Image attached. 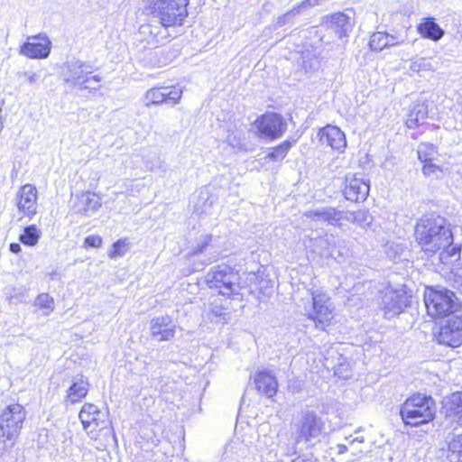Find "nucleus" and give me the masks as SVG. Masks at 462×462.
I'll return each mask as SVG.
<instances>
[{"instance_id":"39","label":"nucleus","mask_w":462,"mask_h":462,"mask_svg":"<svg viewBox=\"0 0 462 462\" xmlns=\"http://www.w3.org/2000/svg\"><path fill=\"white\" fill-rule=\"evenodd\" d=\"M291 462H316V460L312 457L300 455L294 457Z\"/></svg>"},{"instance_id":"23","label":"nucleus","mask_w":462,"mask_h":462,"mask_svg":"<svg viewBox=\"0 0 462 462\" xmlns=\"http://www.w3.org/2000/svg\"><path fill=\"white\" fill-rule=\"evenodd\" d=\"M88 391V381L83 376H80L75 379L67 390L65 402L70 404L77 403L87 396Z\"/></svg>"},{"instance_id":"24","label":"nucleus","mask_w":462,"mask_h":462,"mask_svg":"<svg viewBox=\"0 0 462 462\" xmlns=\"http://www.w3.org/2000/svg\"><path fill=\"white\" fill-rule=\"evenodd\" d=\"M429 116L428 105L425 101H418L410 109L407 118L405 119V125L410 129L419 127Z\"/></svg>"},{"instance_id":"45","label":"nucleus","mask_w":462,"mask_h":462,"mask_svg":"<svg viewBox=\"0 0 462 462\" xmlns=\"http://www.w3.org/2000/svg\"><path fill=\"white\" fill-rule=\"evenodd\" d=\"M355 442H359V443H363L364 442V439L363 438H356V439H353L351 441H350V444H354Z\"/></svg>"},{"instance_id":"46","label":"nucleus","mask_w":462,"mask_h":462,"mask_svg":"<svg viewBox=\"0 0 462 462\" xmlns=\"http://www.w3.org/2000/svg\"><path fill=\"white\" fill-rule=\"evenodd\" d=\"M152 25H150V24H146V25H143V26H142V29L145 31V30H148V29H149V30H150V29H152Z\"/></svg>"},{"instance_id":"27","label":"nucleus","mask_w":462,"mask_h":462,"mask_svg":"<svg viewBox=\"0 0 462 462\" xmlns=\"http://www.w3.org/2000/svg\"><path fill=\"white\" fill-rule=\"evenodd\" d=\"M418 159L421 165L439 161V148L431 143H421L417 150Z\"/></svg>"},{"instance_id":"11","label":"nucleus","mask_w":462,"mask_h":462,"mask_svg":"<svg viewBox=\"0 0 462 462\" xmlns=\"http://www.w3.org/2000/svg\"><path fill=\"white\" fill-rule=\"evenodd\" d=\"M411 292L405 286L398 289L387 288L384 293L383 310L387 318L402 313L411 304Z\"/></svg>"},{"instance_id":"40","label":"nucleus","mask_w":462,"mask_h":462,"mask_svg":"<svg viewBox=\"0 0 462 462\" xmlns=\"http://www.w3.org/2000/svg\"><path fill=\"white\" fill-rule=\"evenodd\" d=\"M9 249L14 254H18L21 251V245L17 243H11Z\"/></svg>"},{"instance_id":"5","label":"nucleus","mask_w":462,"mask_h":462,"mask_svg":"<svg viewBox=\"0 0 462 462\" xmlns=\"http://www.w3.org/2000/svg\"><path fill=\"white\" fill-rule=\"evenodd\" d=\"M146 9L164 28L182 26L189 16L190 0H147Z\"/></svg>"},{"instance_id":"35","label":"nucleus","mask_w":462,"mask_h":462,"mask_svg":"<svg viewBox=\"0 0 462 462\" xmlns=\"http://www.w3.org/2000/svg\"><path fill=\"white\" fill-rule=\"evenodd\" d=\"M35 305L43 310L44 314H48L55 308L53 298L47 293L40 294L35 300Z\"/></svg>"},{"instance_id":"16","label":"nucleus","mask_w":462,"mask_h":462,"mask_svg":"<svg viewBox=\"0 0 462 462\" xmlns=\"http://www.w3.org/2000/svg\"><path fill=\"white\" fill-rule=\"evenodd\" d=\"M16 205L18 209L25 216L32 217L36 214L37 209V189L31 184H26L20 189Z\"/></svg>"},{"instance_id":"28","label":"nucleus","mask_w":462,"mask_h":462,"mask_svg":"<svg viewBox=\"0 0 462 462\" xmlns=\"http://www.w3.org/2000/svg\"><path fill=\"white\" fill-rule=\"evenodd\" d=\"M101 80L102 79L98 75L87 73L82 79L78 77L79 88L86 90L89 94H95L101 89Z\"/></svg>"},{"instance_id":"15","label":"nucleus","mask_w":462,"mask_h":462,"mask_svg":"<svg viewBox=\"0 0 462 462\" xmlns=\"http://www.w3.org/2000/svg\"><path fill=\"white\" fill-rule=\"evenodd\" d=\"M51 42L45 36L29 37L28 42L21 46L20 53L30 59L46 58L51 51Z\"/></svg>"},{"instance_id":"41","label":"nucleus","mask_w":462,"mask_h":462,"mask_svg":"<svg viewBox=\"0 0 462 462\" xmlns=\"http://www.w3.org/2000/svg\"><path fill=\"white\" fill-rule=\"evenodd\" d=\"M24 76L27 77L30 83H34L38 79V76L35 73L25 72Z\"/></svg>"},{"instance_id":"13","label":"nucleus","mask_w":462,"mask_h":462,"mask_svg":"<svg viewBox=\"0 0 462 462\" xmlns=\"http://www.w3.org/2000/svg\"><path fill=\"white\" fill-rule=\"evenodd\" d=\"M319 141L329 146L337 153H343L346 148V138L344 132L337 126L327 125L318 132Z\"/></svg>"},{"instance_id":"47","label":"nucleus","mask_w":462,"mask_h":462,"mask_svg":"<svg viewBox=\"0 0 462 462\" xmlns=\"http://www.w3.org/2000/svg\"><path fill=\"white\" fill-rule=\"evenodd\" d=\"M362 453H363V451L359 450V452L356 455H359V454H362Z\"/></svg>"},{"instance_id":"34","label":"nucleus","mask_w":462,"mask_h":462,"mask_svg":"<svg viewBox=\"0 0 462 462\" xmlns=\"http://www.w3.org/2000/svg\"><path fill=\"white\" fill-rule=\"evenodd\" d=\"M145 100L148 106L163 104L165 99L162 96V86L148 89L145 93Z\"/></svg>"},{"instance_id":"8","label":"nucleus","mask_w":462,"mask_h":462,"mask_svg":"<svg viewBox=\"0 0 462 462\" xmlns=\"http://www.w3.org/2000/svg\"><path fill=\"white\" fill-rule=\"evenodd\" d=\"M79 418L84 431L93 440L100 439L103 432L108 429L106 415L91 402L82 405Z\"/></svg>"},{"instance_id":"20","label":"nucleus","mask_w":462,"mask_h":462,"mask_svg":"<svg viewBox=\"0 0 462 462\" xmlns=\"http://www.w3.org/2000/svg\"><path fill=\"white\" fill-rule=\"evenodd\" d=\"M401 42L395 35L380 31L374 32L370 35L368 47L372 51L379 52L384 49L396 46Z\"/></svg>"},{"instance_id":"25","label":"nucleus","mask_w":462,"mask_h":462,"mask_svg":"<svg viewBox=\"0 0 462 462\" xmlns=\"http://www.w3.org/2000/svg\"><path fill=\"white\" fill-rule=\"evenodd\" d=\"M77 207L81 214L87 215L101 207V199L94 192L85 191L78 197Z\"/></svg>"},{"instance_id":"19","label":"nucleus","mask_w":462,"mask_h":462,"mask_svg":"<svg viewBox=\"0 0 462 462\" xmlns=\"http://www.w3.org/2000/svg\"><path fill=\"white\" fill-rule=\"evenodd\" d=\"M323 20L339 38L346 37L352 29L351 18L343 12L328 14Z\"/></svg>"},{"instance_id":"14","label":"nucleus","mask_w":462,"mask_h":462,"mask_svg":"<svg viewBox=\"0 0 462 462\" xmlns=\"http://www.w3.org/2000/svg\"><path fill=\"white\" fill-rule=\"evenodd\" d=\"M253 382L256 391L267 398L273 399L278 393L279 383L274 374L263 369L253 375Z\"/></svg>"},{"instance_id":"6","label":"nucleus","mask_w":462,"mask_h":462,"mask_svg":"<svg viewBox=\"0 0 462 462\" xmlns=\"http://www.w3.org/2000/svg\"><path fill=\"white\" fill-rule=\"evenodd\" d=\"M24 408L18 404L7 406L0 414V455L11 448L25 420Z\"/></svg>"},{"instance_id":"22","label":"nucleus","mask_w":462,"mask_h":462,"mask_svg":"<svg viewBox=\"0 0 462 462\" xmlns=\"http://www.w3.org/2000/svg\"><path fill=\"white\" fill-rule=\"evenodd\" d=\"M417 32L424 39L433 42L440 40L444 35V31L436 23L434 17H425L417 24Z\"/></svg>"},{"instance_id":"2","label":"nucleus","mask_w":462,"mask_h":462,"mask_svg":"<svg viewBox=\"0 0 462 462\" xmlns=\"http://www.w3.org/2000/svg\"><path fill=\"white\" fill-rule=\"evenodd\" d=\"M425 314L430 321L438 322L462 310L457 294L440 285H425L422 293Z\"/></svg>"},{"instance_id":"21","label":"nucleus","mask_w":462,"mask_h":462,"mask_svg":"<svg viewBox=\"0 0 462 462\" xmlns=\"http://www.w3.org/2000/svg\"><path fill=\"white\" fill-rule=\"evenodd\" d=\"M445 417L452 421L462 422V391L452 393L443 405Z\"/></svg>"},{"instance_id":"3","label":"nucleus","mask_w":462,"mask_h":462,"mask_svg":"<svg viewBox=\"0 0 462 462\" xmlns=\"http://www.w3.org/2000/svg\"><path fill=\"white\" fill-rule=\"evenodd\" d=\"M206 286L225 299L241 295L247 284L235 265L222 263L210 268L204 277Z\"/></svg>"},{"instance_id":"9","label":"nucleus","mask_w":462,"mask_h":462,"mask_svg":"<svg viewBox=\"0 0 462 462\" xmlns=\"http://www.w3.org/2000/svg\"><path fill=\"white\" fill-rule=\"evenodd\" d=\"M433 341L449 348L462 346V315L457 313L444 319L432 333Z\"/></svg>"},{"instance_id":"29","label":"nucleus","mask_w":462,"mask_h":462,"mask_svg":"<svg viewBox=\"0 0 462 462\" xmlns=\"http://www.w3.org/2000/svg\"><path fill=\"white\" fill-rule=\"evenodd\" d=\"M165 104H178L182 97V88L179 85L162 86Z\"/></svg>"},{"instance_id":"42","label":"nucleus","mask_w":462,"mask_h":462,"mask_svg":"<svg viewBox=\"0 0 462 462\" xmlns=\"http://www.w3.org/2000/svg\"><path fill=\"white\" fill-rule=\"evenodd\" d=\"M337 453L338 454H344L347 451V446L345 445V444H337Z\"/></svg>"},{"instance_id":"12","label":"nucleus","mask_w":462,"mask_h":462,"mask_svg":"<svg viewBox=\"0 0 462 462\" xmlns=\"http://www.w3.org/2000/svg\"><path fill=\"white\" fill-rule=\"evenodd\" d=\"M369 191V182L356 174L345 178L342 192L346 199L356 203L363 202L367 199Z\"/></svg>"},{"instance_id":"7","label":"nucleus","mask_w":462,"mask_h":462,"mask_svg":"<svg viewBox=\"0 0 462 462\" xmlns=\"http://www.w3.org/2000/svg\"><path fill=\"white\" fill-rule=\"evenodd\" d=\"M252 128L258 139L273 142L284 134L287 124L282 115L266 111L254 119Z\"/></svg>"},{"instance_id":"10","label":"nucleus","mask_w":462,"mask_h":462,"mask_svg":"<svg viewBox=\"0 0 462 462\" xmlns=\"http://www.w3.org/2000/svg\"><path fill=\"white\" fill-rule=\"evenodd\" d=\"M307 319L313 321L316 328L326 331L335 321V310L329 296L324 292H312L311 308Z\"/></svg>"},{"instance_id":"33","label":"nucleus","mask_w":462,"mask_h":462,"mask_svg":"<svg viewBox=\"0 0 462 462\" xmlns=\"http://www.w3.org/2000/svg\"><path fill=\"white\" fill-rule=\"evenodd\" d=\"M445 167L438 162L421 165V172L426 177L439 178L445 172Z\"/></svg>"},{"instance_id":"31","label":"nucleus","mask_w":462,"mask_h":462,"mask_svg":"<svg viewBox=\"0 0 462 462\" xmlns=\"http://www.w3.org/2000/svg\"><path fill=\"white\" fill-rule=\"evenodd\" d=\"M40 234L35 226H26L23 233L20 235L19 240L25 245L32 246L37 244Z\"/></svg>"},{"instance_id":"32","label":"nucleus","mask_w":462,"mask_h":462,"mask_svg":"<svg viewBox=\"0 0 462 462\" xmlns=\"http://www.w3.org/2000/svg\"><path fill=\"white\" fill-rule=\"evenodd\" d=\"M346 218V213L344 211L338 210L336 208H325V217L324 222L328 223L330 226H340L341 221Z\"/></svg>"},{"instance_id":"37","label":"nucleus","mask_w":462,"mask_h":462,"mask_svg":"<svg viewBox=\"0 0 462 462\" xmlns=\"http://www.w3.org/2000/svg\"><path fill=\"white\" fill-rule=\"evenodd\" d=\"M103 245V239L100 236L92 235L88 236L83 241V247L85 249L89 248H100Z\"/></svg>"},{"instance_id":"4","label":"nucleus","mask_w":462,"mask_h":462,"mask_svg":"<svg viewBox=\"0 0 462 462\" xmlns=\"http://www.w3.org/2000/svg\"><path fill=\"white\" fill-rule=\"evenodd\" d=\"M399 416L403 425L408 428L428 425L436 419V402L429 394L412 393L400 405Z\"/></svg>"},{"instance_id":"43","label":"nucleus","mask_w":462,"mask_h":462,"mask_svg":"<svg viewBox=\"0 0 462 462\" xmlns=\"http://www.w3.org/2000/svg\"><path fill=\"white\" fill-rule=\"evenodd\" d=\"M150 33H151V38H152V42L157 43L159 42V39H158V33H152V32L150 30Z\"/></svg>"},{"instance_id":"26","label":"nucleus","mask_w":462,"mask_h":462,"mask_svg":"<svg viewBox=\"0 0 462 462\" xmlns=\"http://www.w3.org/2000/svg\"><path fill=\"white\" fill-rule=\"evenodd\" d=\"M296 143V139H286L270 148L266 157L272 162H281L286 158L291 148Z\"/></svg>"},{"instance_id":"30","label":"nucleus","mask_w":462,"mask_h":462,"mask_svg":"<svg viewBox=\"0 0 462 462\" xmlns=\"http://www.w3.org/2000/svg\"><path fill=\"white\" fill-rule=\"evenodd\" d=\"M130 247V242L127 237L120 238L113 243L110 250L108 251V257L110 259H116L122 257L126 254Z\"/></svg>"},{"instance_id":"17","label":"nucleus","mask_w":462,"mask_h":462,"mask_svg":"<svg viewBox=\"0 0 462 462\" xmlns=\"http://www.w3.org/2000/svg\"><path fill=\"white\" fill-rule=\"evenodd\" d=\"M151 335L158 341H169L175 335V326L169 316L153 318L151 321Z\"/></svg>"},{"instance_id":"1","label":"nucleus","mask_w":462,"mask_h":462,"mask_svg":"<svg viewBox=\"0 0 462 462\" xmlns=\"http://www.w3.org/2000/svg\"><path fill=\"white\" fill-rule=\"evenodd\" d=\"M413 236L420 250L430 255L451 245L453 241L450 227L434 216L421 217L414 226Z\"/></svg>"},{"instance_id":"38","label":"nucleus","mask_w":462,"mask_h":462,"mask_svg":"<svg viewBox=\"0 0 462 462\" xmlns=\"http://www.w3.org/2000/svg\"><path fill=\"white\" fill-rule=\"evenodd\" d=\"M305 216L314 221H323L325 217V209L310 210L305 213Z\"/></svg>"},{"instance_id":"36","label":"nucleus","mask_w":462,"mask_h":462,"mask_svg":"<svg viewBox=\"0 0 462 462\" xmlns=\"http://www.w3.org/2000/svg\"><path fill=\"white\" fill-rule=\"evenodd\" d=\"M439 252L441 260L451 259L457 261L461 255V246L452 243L451 245H448L447 247L441 249Z\"/></svg>"},{"instance_id":"18","label":"nucleus","mask_w":462,"mask_h":462,"mask_svg":"<svg viewBox=\"0 0 462 462\" xmlns=\"http://www.w3.org/2000/svg\"><path fill=\"white\" fill-rule=\"evenodd\" d=\"M324 429V423L314 411H307L303 414L299 428V434L301 439L309 441L317 436Z\"/></svg>"},{"instance_id":"44","label":"nucleus","mask_w":462,"mask_h":462,"mask_svg":"<svg viewBox=\"0 0 462 462\" xmlns=\"http://www.w3.org/2000/svg\"><path fill=\"white\" fill-rule=\"evenodd\" d=\"M208 243L205 242L202 245L198 246V251L202 252L206 247H208Z\"/></svg>"}]
</instances>
